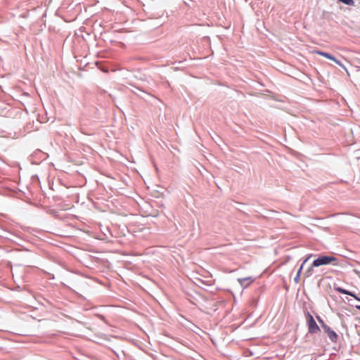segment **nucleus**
I'll return each instance as SVG.
<instances>
[{
    "label": "nucleus",
    "instance_id": "obj_12",
    "mask_svg": "<svg viewBox=\"0 0 360 360\" xmlns=\"http://www.w3.org/2000/svg\"><path fill=\"white\" fill-rule=\"evenodd\" d=\"M357 308L360 309V306H359V307H357Z\"/></svg>",
    "mask_w": 360,
    "mask_h": 360
},
{
    "label": "nucleus",
    "instance_id": "obj_8",
    "mask_svg": "<svg viewBox=\"0 0 360 360\" xmlns=\"http://www.w3.org/2000/svg\"><path fill=\"white\" fill-rule=\"evenodd\" d=\"M340 2H342L347 6H352L354 5V1L353 0H338Z\"/></svg>",
    "mask_w": 360,
    "mask_h": 360
},
{
    "label": "nucleus",
    "instance_id": "obj_5",
    "mask_svg": "<svg viewBox=\"0 0 360 360\" xmlns=\"http://www.w3.org/2000/svg\"><path fill=\"white\" fill-rule=\"evenodd\" d=\"M314 53H316L317 55H319V56H323L329 60H335V57L332 55H330V53H326V52H324V51H319V50H314L313 51Z\"/></svg>",
    "mask_w": 360,
    "mask_h": 360
},
{
    "label": "nucleus",
    "instance_id": "obj_6",
    "mask_svg": "<svg viewBox=\"0 0 360 360\" xmlns=\"http://www.w3.org/2000/svg\"><path fill=\"white\" fill-rule=\"evenodd\" d=\"M252 279L250 277L239 278L238 281L241 285H249L252 282Z\"/></svg>",
    "mask_w": 360,
    "mask_h": 360
},
{
    "label": "nucleus",
    "instance_id": "obj_4",
    "mask_svg": "<svg viewBox=\"0 0 360 360\" xmlns=\"http://www.w3.org/2000/svg\"><path fill=\"white\" fill-rule=\"evenodd\" d=\"M319 321L321 323L322 328L324 331L327 333L330 340L333 342H336L338 340V335L333 331L329 326L326 325L322 320L318 318Z\"/></svg>",
    "mask_w": 360,
    "mask_h": 360
},
{
    "label": "nucleus",
    "instance_id": "obj_11",
    "mask_svg": "<svg viewBox=\"0 0 360 360\" xmlns=\"http://www.w3.org/2000/svg\"><path fill=\"white\" fill-rule=\"evenodd\" d=\"M332 60L334 61L339 66L344 68V65L342 64V63L339 60L336 59L335 58V60Z\"/></svg>",
    "mask_w": 360,
    "mask_h": 360
},
{
    "label": "nucleus",
    "instance_id": "obj_10",
    "mask_svg": "<svg viewBox=\"0 0 360 360\" xmlns=\"http://www.w3.org/2000/svg\"><path fill=\"white\" fill-rule=\"evenodd\" d=\"M300 272L301 271H297L296 275L294 277V281L295 283H298L300 281Z\"/></svg>",
    "mask_w": 360,
    "mask_h": 360
},
{
    "label": "nucleus",
    "instance_id": "obj_3",
    "mask_svg": "<svg viewBox=\"0 0 360 360\" xmlns=\"http://www.w3.org/2000/svg\"><path fill=\"white\" fill-rule=\"evenodd\" d=\"M307 319L309 333H316L320 331V328L311 314L308 313L307 315Z\"/></svg>",
    "mask_w": 360,
    "mask_h": 360
},
{
    "label": "nucleus",
    "instance_id": "obj_7",
    "mask_svg": "<svg viewBox=\"0 0 360 360\" xmlns=\"http://www.w3.org/2000/svg\"><path fill=\"white\" fill-rule=\"evenodd\" d=\"M336 290H337V291H338L339 292L342 293V294L349 295H351V296H353V297H354L356 299H357V300H358V298H357V297H356L354 295H353L352 292H349V291H347V290H345V289H342V288H336Z\"/></svg>",
    "mask_w": 360,
    "mask_h": 360
},
{
    "label": "nucleus",
    "instance_id": "obj_2",
    "mask_svg": "<svg viewBox=\"0 0 360 360\" xmlns=\"http://www.w3.org/2000/svg\"><path fill=\"white\" fill-rule=\"evenodd\" d=\"M193 274L191 276V279H193V281L196 285H200V284H205V285H212V279L211 278V276H198L199 272L198 271H193Z\"/></svg>",
    "mask_w": 360,
    "mask_h": 360
},
{
    "label": "nucleus",
    "instance_id": "obj_1",
    "mask_svg": "<svg viewBox=\"0 0 360 360\" xmlns=\"http://www.w3.org/2000/svg\"><path fill=\"white\" fill-rule=\"evenodd\" d=\"M328 264L346 269L351 267V265L345 258L341 257H336L332 255H321L312 262L307 270H312L313 267H319L322 265Z\"/></svg>",
    "mask_w": 360,
    "mask_h": 360
},
{
    "label": "nucleus",
    "instance_id": "obj_9",
    "mask_svg": "<svg viewBox=\"0 0 360 360\" xmlns=\"http://www.w3.org/2000/svg\"><path fill=\"white\" fill-rule=\"evenodd\" d=\"M312 257V255H310L308 257H307L302 263V264L300 265V268L297 269L299 271H301L302 270L304 264L310 259V258Z\"/></svg>",
    "mask_w": 360,
    "mask_h": 360
}]
</instances>
